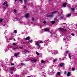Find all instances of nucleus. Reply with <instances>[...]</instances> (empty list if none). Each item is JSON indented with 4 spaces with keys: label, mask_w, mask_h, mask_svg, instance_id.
I'll list each match as a JSON object with an SVG mask.
<instances>
[{
    "label": "nucleus",
    "mask_w": 77,
    "mask_h": 77,
    "mask_svg": "<svg viewBox=\"0 0 77 77\" xmlns=\"http://www.w3.org/2000/svg\"><path fill=\"white\" fill-rule=\"evenodd\" d=\"M43 43V42L42 41H41L40 42L38 41L36 43V45L38 46V49H39L40 48V45H39L40 44H42Z\"/></svg>",
    "instance_id": "f257e3e1"
},
{
    "label": "nucleus",
    "mask_w": 77,
    "mask_h": 77,
    "mask_svg": "<svg viewBox=\"0 0 77 77\" xmlns=\"http://www.w3.org/2000/svg\"><path fill=\"white\" fill-rule=\"evenodd\" d=\"M59 30V31L60 32H63V31H66V29H64L63 28H60L58 29Z\"/></svg>",
    "instance_id": "f03ea898"
},
{
    "label": "nucleus",
    "mask_w": 77,
    "mask_h": 77,
    "mask_svg": "<svg viewBox=\"0 0 77 77\" xmlns=\"http://www.w3.org/2000/svg\"><path fill=\"white\" fill-rule=\"evenodd\" d=\"M37 61V60L36 59H34L33 60H32L31 62L32 63H34Z\"/></svg>",
    "instance_id": "7ed1b4c3"
},
{
    "label": "nucleus",
    "mask_w": 77,
    "mask_h": 77,
    "mask_svg": "<svg viewBox=\"0 0 77 77\" xmlns=\"http://www.w3.org/2000/svg\"><path fill=\"white\" fill-rule=\"evenodd\" d=\"M29 53V51L27 50H25V51H23V54H26L27 53Z\"/></svg>",
    "instance_id": "20e7f679"
},
{
    "label": "nucleus",
    "mask_w": 77,
    "mask_h": 77,
    "mask_svg": "<svg viewBox=\"0 0 77 77\" xmlns=\"http://www.w3.org/2000/svg\"><path fill=\"white\" fill-rule=\"evenodd\" d=\"M29 14L28 13L26 14H25V18H28V17H29Z\"/></svg>",
    "instance_id": "39448f33"
},
{
    "label": "nucleus",
    "mask_w": 77,
    "mask_h": 77,
    "mask_svg": "<svg viewBox=\"0 0 77 77\" xmlns=\"http://www.w3.org/2000/svg\"><path fill=\"white\" fill-rule=\"evenodd\" d=\"M44 30L46 32H50V30H49V29L48 28L45 29H44Z\"/></svg>",
    "instance_id": "423d86ee"
},
{
    "label": "nucleus",
    "mask_w": 77,
    "mask_h": 77,
    "mask_svg": "<svg viewBox=\"0 0 77 77\" xmlns=\"http://www.w3.org/2000/svg\"><path fill=\"white\" fill-rule=\"evenodd\" d=\"M47 17H49L50 18H51L53 17V15L51 14V15H47Z\"/></svg>",
    "instance_id": "0eeeda50"
},
{
    "label": "nucleus",
    "mask_w": 77,
    "mask_h": 77,
    "mask_svg": "<svg viewBox=\"0 0 77 77\" xmlns=\"http://www.w3.org/2000/svg\"><path fill=\"white\" fill-rule=\"evenodd\" d=\"M64 65V63H61L60 64V66L61 67H63V66Z\"/></svg>",
    "instance_id": "6e6552de"
},
{
    "label": "nucleus",
    "mask_w": 77,
    "mask_h": 77,
    "mask_svg": "<svg viewBox=\"0 0 77 77\" xmlns=\"http://www.w3.org/2000/svg\"><path fill=\"white\" fill-rule=\"evenodd\" d=\"M30 37L28 36L25 39V40H30Z\"/></svg>",
    "instance_id": "1a4fd4ad"
},
{
    "label": "nucleus",
    "mask_w": 77,
    "mask_h": 77,
    "mask_svg": "<svg viewBox=\"0 0 77 77\" xmlns=\"http://www.w3.org/2000/svg\"><path fill=\"white\" fill-rule=\"evenodd\" d=\"M70 74H71V72H69L67 74V77H69V75H70Z\"/></svg>",
    "instance_id": "9d476101"
},
{
    "label": "nucleus",
    "mask_w": 77,
    "mask_h": 77,
    "mask_svg": "<svg viewBox=\"0 0 77 77\" xmlns=\"http://www.w3.org/2000/svg\"><path fill=\"white\" fill-rule=\"evenodd\" d=\"M66 3H64L63 5V6L64 7H65H65H66Z\"/></svg>",
    "instance_id": "9b49d317"
},
{
    "label": "nucleus",
    "mask_w": 77,
    "mask_h": 77,
    "mask_svg": "<svg viewBox=\"0 0 77 77\" xmlns=\"http://www.w3.org/2000/svg\"><path fill=\"white\" fill-rule=\"evenodd\" d=\"M10 69L12 71H14V68L13 67H11L10 68Z\"/></svg>",
    "instance_id": "f8f14e48"
},
{
    "label": "nucleus",
    "mask_w": 77,
    "mask_h": 77,
    "mask_svg": "<svg viewBox=\"0 0 77 77\" xmlns=\"http://www.w3.org/2000/svg\"><path fill=\"white\" fill-rule=\"evenodd\" d=\"M20 54V52H18L17 54H14V56H18V54Z\"/></svg>",
    "instance_id": "ddd939ff"
},
{
    "label": "nucleus",
    "mask_w": 77,
    "mask_h": 77,
    "mask_svg": "<svg viewBox=\"0 0 77 77\" xmlns=\"http://www.w3.org/2000/svg\"><path fill=\"white\" fill-rule=\"evenodd\" d=\"M53 53H54V54H57V51H53Z\"/></svg>",
    "instance_id": "4468645a"
},
{
    "label": "nucleus",
    "mask_w": 77,
    "mask_h": 77,
    "mask_svg": "<svg viewBox=\"0 0 77 77\" xmlns=\"http://www.w3.org/2000/svg\"><path fill=\"white\" fill-rule=\"evenodd\" d=\"M23 65H24V64L23 63H21V65H20V68H22V67H23Z\"/></svg>",
    "instance_id": "2eb2a0df"
},
{
    "label": "nucleus",
    "mask_w": 77,
    "mask_h": 77,
    "mask_svg": "<svg viewBox=\"0 0 77 77\" xmlns=\"http://www.w3.org/2000/svg\"><path fill=\"white\" fill-rule=\"evenodd\" d=\"M8 3V2H4L3 4H2L3 5H6Z\"/></svg>",
    "instance_id": "dca6fc26"
},
{
    "label": "nucleus",
    "mask_w": 77,
    "mask_h": 77,
    "mask_svg": "<svg viewBox=\"0 0 77 77\" xmlns=\"http://www.w3.org/2000/svg\"><path fill=\"white\" fill-rule=\"evenodd\" d=\"M27 0H24V2L25 3H24V4H26L27 3Z\"/></svg>",
    "instance_id": "f3484780"
},
{
    "label": "nucleus",
    "mask_w": 77,
    "mask_h": 77,
    "mask_svg": "<svg viewBox=\"0 0 77 77\" xmlns=\"http://www.w3.org/2000/svg\"><path fill=\"white\" fill-rule=\"evenodd\" d=\"M64 18V17H63V16H62L60 17V20H62V19H63Z\"/></svg>",
    "instance_id": "a211bd4d"
},
{
    "label": "nucleus",
    "mask_w": 77,
    "mask_h": 77,
    "mask_svg": "<svg viewBox=\"0 0 77 77\" xmlns=\"http://www.w3.org/2000/svg\"><path fill=\"white\" fill-rule=\"evenodd\" d=\"M57 75H60V72H58L57 73Z\"/></svg>",
    "instance_id": "6ab92c4d"
},
{
    "label": "nucleus",
    "mask_w": 77,
    "mask_h": 77,
    "mask_svg": "<svg viewBox=\"0 0 77 77\" xmlns=\"http://www.w3.org/2000/svg\"><path fill=\"white\" fill-rule=\"evenodd\" d=\"M41 62L43 63H45V62L44 61H43V60H42Z\"/></svg>",
    "instance_id": "aec40b11"
},
{
    "label": "nucleus",
    "mask_w": 77,
    "mask_h": 77,
    "mask_svg": "<svg viewBox=\"0 0 77 77\" xmlns=\"http://www.w3.org/2000/svg\"><path fill=\"white\" fill-rule=\"evenodd\" d=\"M71 14H69L67 15V16L68 17H71Z\"/></svg>",
    "instance_id": "412c9836"
},
{
    "label": "nucleus",
    "mask_w": 77,
    "mask_h": 77,
    "mask_svg": "<svg viewBox=\"0 0 77 77\" xmlns=\"http://www.w3.org/2000/svg\"><path fill=\"white\" fill-rule=\"evenodd\" d=\"M71 10H72V11H74L75 10V9H74V8H71Z\"/></svg>",
    "instance_id": "4be33fe9"
},
{
    "label": "nucleus",
    "mask_w": 77,
    "mask_h": 77,
    "mask_svg": "<svg viewBox=\"0 0 77 77\" xmlns=\"http://www.w3.org/2000/svg\"><path fill=\"white\" fill-rule=\"evenodd\" d=\"M51 23L52 24H54V23H56V22L55 21H51Z\"/></svg>",
    "instance_id": "5701e85b"
},
{
    "label": "nucleus",
    "mask_w": 77,
    "mask_h": 77,
    "mask_svg": "<svg viewBox=\"0 0 77 77\" xmlns=\"http://www.w3.org/2000/svg\"><path fill=\"white\" fill-rule=\"evenodd\" d=\"M32 40H29L28 41V42L29 43H30V42H32Z\"/></svg>",
    "instance_id": "b1692460"
},
{
    "label": "nucleus",
    "mask_w": 77,
    "mask_h": 77,
    "mask_svg": "<svg viewBox=\"0 0 77 77\" xmlns=\"http://www.w3.org/2000/svg\"><path fill=\"white\" fill-rule=\"evenodd\" d=\"M69 59H71V55L70 54H69Z\"/></svg>",
    "instance_id": "393cba45"
},
{
    "label": "nucleus",
    "mask_w": 77,
    "mask_h": 77,
    "mask_svg": "<svg viewBox=\"0 0 77 77\" xmlns=\"http://www.w3.org/2000/svg\"><path fill=\"white\" fill-rule=\"evenodd\" d=\"M56 12H57V11H55L54 12H53L52 13V14H54V13H56Z\"/></svg>",
    "instance_id": "a878e982"
},
{
    "label": "nucleus",
    "mask_w": 77,
    "mask_h": 77,
    "mask_svg": "<svg viewBox=\"0 0 77 77\" xmlns=\"http://www.w3.org/2000/svg\"><path fill=\"white\" fill-rule=\"evenodd\" d=\"M17 31L16 30H14V33H17Z\"/></svg>",
    "instance_id": "bb28decb"
},
{
    "label": "nucleus",
    "mask_w": 77,
    "mask_h": 77,
    "mask_svg": "<svg viewBox=\"0 0 77 77\" xmlns=\"http://www.w3.org/2000/svg\"><path fill=\"white\" fill-rule=\"evenodd\" d=\"M18 48L17 47L16 48H13V49H14V50H17V49H18Z\"/></svg>",
    "instance_id": "cd10ccee"
},
{
    "label": "nucleus",
    "mask_w": 77,
    "mask_h": 77,
    "mask_svg": "<svg viewBox=\"0 0 77 77\" xmlns=\"http://www.w3.org/2000/svg\"><path fill=\"white\" fill-rule=\"evenodd\" d=\"M57 59H55L54 60V62H56L57 61Z\"/></svg>",
    "instance_id": "c85d7f7f"
},
{
    "label": "nucleus",
    "mask_w": 77,
    "mask_h": 77,
    "mask_svg": "<svg viewBox=\"0 0 77 77\" xmlns=\"http://www.w3.org/2000/svg\"><path fill=\"white\" fill-rule=\"evenodd\" d=\"M43 23H44V24H46V23H47V22L45 21H44L43 22Z\"/></svg>",
    "instance_id": "c756f323"
},
{
    "label": "nucleus",
    "mask_w": 77,
    "mask_h": 77,
    "mask_svg": "<svg viewBox=\"0 0 77 77\" xmlns=\"http://www.w3.org/2000/svg\"><path fill=\"white\" fill-rule=\"evenodd\" d=\"M14 12H15V13H17V11L14 9Z\"/></svg>",
    "instance_id": "7c9ffc66"
},
{
    "label": "nucleus",
    "mask_w": 77,
    "mask_h": 77,
    "mask_svg": "<svg viewBox=\"0 0 77 77\" xmlns=\"http://www.w3.org/2000/svg\"><path fill=\"white\" fill-rule=\"evenodd\" d=\"M19 48H20V49H23V48H23V47H20Z\"/></svg>",
    "instance_id": "2f4dec72"
},
{
    "label": "nucleus",
    "mask_w": 77,
    "mask_h": 77,
    "mask_svg": "<svg viewBox=\"0 0 77 77\" xmlns=\"http://www.w3.org/2000/svg\"><path fill=\"white\" fill-rule=\"evenodd\" d=\"M36 54H37V55H39V53L37 52H36Z\"/></svg>",
    "instance_id": "473e14b6"
},
{
    "label": "nucleus",
    "mask_w": 77,
    "mask_h": 77,
    "mask_svg": "<svg viewBox=\"0 0 77 77\" xmlns=\"http://www.w3.org/2000/svg\"><path fill=\"white\" fill-rule=\"evenodd\" d=\"M72 71H74V70H75V68H72Z\"/></svg>",
    "instance_id": "72a5a7b5"
},
{
    "label": "nucleus",
    "mask_w": 77,
    "mask_h": 77,
    "mask_svg": "<svg viewBox=\"0 0 77 77\" xmlns=\"http://www.w3.org/2000/svg\"><path fill=\"white\" fill-rule=\"evenodd\" d=\"M32 21H34V18H33V17L32 18Z\"/></svg>",
    "instance_id": "f704fd0d"
},
{
    "label": "nucleus",
    "mask_w": 77,
    "mask_h": 77,
    "mask_svg": "<svg viewBox=\"0 0 77 77\" xmlns=\"http://www.w3.org/2000/svg\"><path fill=\"white\" fill-rule=\"evenodd\" d=\"M2 21H3V19H1L0 20V22H2Z\"/></svg>",
    "instance_id": "c9c22d12"
},
{
    "label": "nucleus",
    "mask_w": 77,
    "mask_h": 77,
    "mask_svg": "<svg viewBox=\"0 0 77 77\" xmlns=\"http://www.w3.org/2000/svg\"><path fill=\"white\" fill-rule=\"evenodd\" d=\"M71 35L73 36H74V34L73 33H72L71 34Z\"/></svg>",
    "instance_id": "e433bc0d"
},
{
    "label": "nucleus",
    "mask_w": 77,
    "mask_h": 77,
    "mask_svg": "<svg viewBox=\"0 0 77 77\" xmlns=\"http://www.w3.org/2000/svg\"><path fill=\"white\" fill-rule=\"evenodd\" d=\"M67 73V72L66 71H65L64 72V74H66Z\"/></svg>",
    "instance_id": "4c0bfd02"
},
{
    "label": "nucleus",
    "mask_w": 77,
    "mask_h": 77,
    "mask_svg": "<svg viewBox=\"0 0 77 77\" xmlns=\"http://www.w3.org/2000/svg\"><path fill=\"white\" fill-rule=\"evenodd\" d=\"M13 45H16V44L15 43H13Z\"/></svg>",
    "instance_id": "58836bf2"
},
{
    "label": "nucleus",
    "mask_w": 77,
    "mask_h": 77,
    "mask_svg": "<svg viewBox=\"0 0 77 77\" xmlns=\"http://www.w3.org/2000/svg\"><path fill=\"white\" fill-rule=\"evenodd\" d=\"M6 6H7V7H8V6H9V5H8V4H6Z\"/></svg>",
    "instance_id": "ea45409f"
},
{
    "label": "nucleus",
    "mask_w": 77,
    "mask_h": 77,
    "mask_svg": "<svg viewBox=\"0 0 77 77\" xmlns=\"http://www.w3.org/2000/svg\"><path fill=\"white\" fill-rule=\"evenodd\" d=\"M68 52H69L68 51H66V53L67 54H68Z\"/></svg>",
    "instance_id": "a19ab883"
},
{
    "label": "nucleus",
    "mask_w": 77,
    "mask_h": 77,
    "mask_svg": "<svg viewBox=\"0 0 77 77\" xmlns=\"http://www.w3.org/2000/svg\"><path fill=\"white\" fill-rule=\"evenodd\" d=\"M11 65H14V64L11 63Z\"/></svg>",
    "instance_id": "79ce46f5"
},
{
    "label": "nucleus",
    "mask_w": 77,
    "mask_h": 77,
    "mask_svg": "<svg viewBox=\"0 0 77 77\" xmlns=\"http://www.w3.org/2000/svg\"><path fill=\"white\" fill-rule=\"evenodd\" d=\"M23 8H24V9H25V8H26V6L24 7Z\"/></svg>",
    "instance_id": "37998d69"
},
{
    "label": "nucleus",
    "mask_w": 77,
    "mask_h": 77,
    "mask_svg": "<svg viewBox=\"0 0 77 77\" xmlns=\"http://www.w3.org/2000/svg\"><path fill=\"white\" fill-rule=\"evenodd\" d=\"M10 73H11V74H13V72H10Z\"/></svg>",
    "instance_id": "c03bdc74"
},
{
    "label": "nucleus",
    "mask_w": 77,
    "mask_h": 77,
    "mask_svg": "<svg viewBox=\"0 0 77 77\" xmlns=\"http://www.w3.org/2000/svg\"><path fill=\"white\" fill-rule=\"evenodd\" d=\"M54 20H57V18H55L54 19Z\"/></svg>",
    "instance_id": "a18cd8bd"
},
{
    "label": "nucleus",
    "mask_w": 77,
    "mask_h": 77,
    "mask_svg": "<svg viewBox=\"0 0 77 77\" xmlns=\"http://www.w3.org/2000/svg\"><path fill=\"white\" fill-rule=\"evenodd\" d=\"M19 22L20 23H21V21L20 20Z\"/></svg>",
    "instance_id": "49530a36"
},
{
    "label": "nucleus",
    "mask_w": 77,
    "mask_h": 77,
    "mask_svg": "<svg viewBox=\"0 0 77 77\" xmlns=\"http://www.w3.org/2000/svg\"><path fill=\"white\" fill-rule=\"evenodd\" d=\"M19 1H20L21 2H22V0H19Z\"/></svg>",
    "instance_id": "de8ad7c7"
},
{
    "label": "nucleus",
    "mask_w": 77,
    "mask_h": 77,
    "mask_svg": "<svg viewBox=\"0 0 77 77\" xmlns=\"http://www.w3.org/2000/svg\"><path fill=\"white\" fill-rule=\"evenodd\" d=\"M23 44H25V43L24 42H23Z\"/></svg>",
    "instance_id": "09e8293b"
},
{
    "label": "nucleus",
    "mask_w": 77,
    "mask_h": 77,
    "mask_svg": "<svg viewBox=\"0 0 77 77\" xmlns=\"http://www.w3.org/2000/svg\"><path fill=\"white\" fill-rule=\"evenodd\" d=\"M14 41H15V39H14Z\"/></svg>",
    "instance_id": "8fccbe9b"
},
{
    "label": "nucleus",
    "mask_w": 77,
    "mask_h": 77,
    "mask_svg": "<svg viewBox=\"0 0 77 77\" xmlns=\"http://www.w3.org/2000/svg\"><path fill=\"white\" fill-rule=\"evenodd\" d=\"M49 1H51V0H48Z\"/></svg>",
    "instance_id": "3c124183"
},
{
    "label": "nucleus",
    "mask_w": 77,
    "mask_h": 77,
    "mask_svg": "<svg viewBox=\"0 0 77 77\" xmlns=\"http://www.w3.org/2000/svg\"><path fill=\"white\" fill-rule=\"evenodd\" d=\"M15 2H17V0H15Z\"/></svg>",
    "instance_id": "603ef678"
},
{
    "label": "nucleus",
    "mask_w": 77,
    "mask_h": 77,
    "mask_svg": "<svg viewBox=\"0 0 77 77\" xmlns=\"http://www.w3.org/2000/svg\"><path fill=\"white\" fill-rule=\"evenodd\" d=\"M63 24H66V23H63Z\"/></svg>",
    "instance_id": "864d4df0"
},
{
    "label": "nucleus",
    "mask_w": 77,
    "mask_h": 77,
    "mask_svg": "<svg viewBox=\"0 0 77 77\" xmlns=\"http://www.w3.org/2000/svg\"><path fill=\"white\" fill-rule=\"evenodd\" d=\"M52 54H54V53H52Z\"/></svg>",
    "instance_id": "5fc2aeb1"
},
{
    "label": "nucleus",
    "mask_w": 77,
    "mask_h": 77,
    "mask_svg": "<svg viewBox=\"0 0 77 77\" xmlns=\"http://www.w3.org/2000/svg\"><path fill=\"white\" fill-rule=\"evenodd\" d=\"M76 26H77V25H76Z\"/></svg>",
    "instance_id": "6e6d98bb"
}]
</instances>
